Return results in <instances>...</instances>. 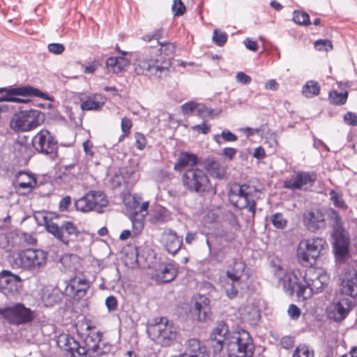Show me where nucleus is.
Instances as JSON below:
<instances>
[{
    "instance_id": "1",
    "label": "nucleus",
    "mask_w": 357,
    "mask_h": 357,
    "mask_svg": "<svg viewBox=\"0 0 357 357\" xmlns=\"http://www.w3.org/2000/svg\"><path fill=\"white\" fill-rule=\"evenodd\" d=\"M159 44V49L149 47L135 54L133 66L137 75L161 78L168 73L175 47L171 43Z\"/></svg>"
},
{
    "instance_id": "2",
    "label": "nucleus",
    "mask_w": 357,
    "mask_h": 357,
    "mask_svg": "<svg viewBox=\"0 0 357 357\" xmlns=\"http://www.w3.org/2000/svg\"><path fill=\"white\" fill-rule=\"evenodd\" d=\"M102 333L95 329L90 330L75 340L68 335L59 337L58 344L72 357H93L108 353L112 346L102 342Z\"/></svg>"
},
{
    "instance_id": "3",
    "label": "nucleus",
    "mask_w": 357,
    "mask_h": 357,
    "mask_svg": "<svg viewBox=\"0 0 357 357\" xmlns=\"http://www.w3.org/2000/svg\"><path fill=\"white\" fill-rule=\"evenodd\" d=\"M48 255V252L42 249L27 248L17 254L14 265L33 275H37L45 268Z\"/></svg>"
},
{
    "instance_id": "4",
    "label": "nucleus",
    "mask_w": 357,
    "mask_h": 357,
    "mask_svg": "<svg viewBox=\"0 0 357 357\" xmlns=\"http://www.w3.org/2000/svg\"><path fill=\"white\" fill-rule=\"evenodd\" d=\"M181 181L183 187L190 192L199 195L215 193L206 172L197 167H190L184 172Z\"/></svg>"
},
{
    "instance_id": "5",
    "label": "nucleus",
    "mask_w": 357,
    "mask_h": 357,
    "mask_svg": "<svg viewBox=\"0 0 357 357\" xmlns=\"http://www.w3.org/2000/svg\"><path fill=\"white\" fill-rule=\"evenodd\" d=\"M147 332L151 338L162 346H169L176 340V328L166 317L155 319V323L148 327Z\"/></svg>"
},
{
    "instance_id": "6",
    "label": "nucleus",
    "mask_w": 357,
    "mask_h": 357,
    "mask_svg": "<svg viewBox=\"0 0 357 357\" xmlns=\"http://www.w3.org/2000/svg\"><path fill=\"white\" fill-rule=\"evenodd\" d=\"M22 97H39L44 100H50V96L31 86L0 88V102L8 101L15 102H28L29 99Z\"/></svg>"
},
{
    "instance_id": "7",
    "label": "nucleus",
    "mask_w": 357,
    "mask_h": 357,
    "mask_svg": "<svg viewBox=\"0 0 357 357\" xmlns=\"http://www.w3.org/2000/svg\"><path fill=\"white\" fill-rule=\"evenodd\" d=\"M45 120V114L38 109L22 110L16 113L10 121V127L15 131H29Z\"/></svg>"
},
{
    "instance_id": "8",
    "label": "nucleus",
    "mask_w": 357,
    "mask_h": 357,
    "mask_svg": "<svg viewBox=\"0 0 357 357\" xmlns=\"http://www.w3.org/2000/svg\"><path fill=\"white\" fill-rule=\"evenodd\" d=\"M229 199L235 208H248L252 218L255 217L257 204L248 185H234L229 192Z\"/></svg>"
},
{
    "instance_id": "9",
    "label": "nucleus",
    "mask_w": 357,
    "mask_h": 357,
    "mask_svg": "<svg viewBox=\"0 0 357 357\" xmlns=\"http://www.w3.org/2000/svg\"><path fill=\"white\" fill-rule=\"evenodd\" d=\"M32 144L38 153L48 156L51 160L58 156V141L48 130H40L33 137Z\"/></svg>"
},
{
    "instance_id": "10",
    "label": "nucleus",
    "mask_w": 357,
    "mask_h": 357,
    "mask_svg": "<svg viewBox=\"0 0 357 357\" xmlns=\"http://www.w3.org/2000/svg\"><path fill=\"white\" fill-rule=\"evenodd\" d=\"M48 233L52 235L59 242L65 245L76 241L81 232L71 221H63L60 225L54 222L48 227Z\"/></svg>"
},
{
    "instance_id": "11",
    "label": "nucleus",
    "mask_w": 357,
    "mask_h": 357,
    "mask_svg": "<svg viewBox=\"0 0 357 357\" xmlns=\"http://www.w3.org/2000/svg\"><path fill=\"white\" fill-rule=\"evenodd\" d=\"M107 196L103 192L91 190L76 200L75 206L77 210L82 212L95 211L102 213V208L107 206Z\"/></svg>"
},
{
    "instance_id": "12",
    "label": "nucleus",
    "mask_w": 357,
    "mask_h": 357,
    "mask_svg": "<svg viewBox=\"0 0 357 357\" xmlns=\"http://www.w3.org/2000/svg\"><path fill=\"white\" fill-rule=\"evenodd\" d=\"M228 344V357H253L255 347L248 332L243 331Z\"/></svg>"
},
{
    "instance_id": "13",
    "label": "nucleus",
    "mask_w": 357,
    "mask_h": 357,
    "mask_svg": "<svg viewBox=\"0 0 357 357\" xmlns=\"http://www.w3.org/2000/svg\"><path fill=\"white\" fill-rule=\"evenodd\" d=\"M0 314L10 324L22 325L32 321L33 312L22 303H17L0 310Z\"/></svg>"
},
{
    "instance_id": "14",
    "label": "nucleus",
    "mask_w": 357,
    "mask_h": 357,
    "mask_svg": "<svg viewBox=\"0 0 357 357\" xmlns=\"http://www.w3.org/2000/svg\"><path fill=\"white\" fill-rule=\"evenodd\" d=\"M310 270L305 272L303 277V286L300 287L298 291V297L303 299L310 298L313 293L317 294L324 289L328 284V278L326 275H316L314 277H311Z\"/></svg>"
},
{
    "instance_id": "15",
    "label": "nucleus",
    "mask_w": 357,
    "mask_h": 357,
    "mask_svg": "<svg viewBox=\"0 0 357 357\" xmlns=\"http://www.w3.org/2000/svg\"><path fill=\"white\" fill-rule=\"evenodd\" d=\"M326 211L314 208L305 211L303 214V222L310 232L324 229L327 225Z\"/></svg>"
},
{
    "instance_id": "16",
    "label": "nucleus",
    "mask_w": 357,
    "mask_h": 357,
    "mask_svg": "<svg viewBox=\"0 0 357 357\" xmlns=\"http://www.w3.org/2000/svg\"><path fill=\"white\" fill-rule=\"evenodd\" d=\"M336 295L355 301L357 296V270L356 268L349 267L345 271L340 290Z\"/></svg>"
},
{
    "instance_id": "17",
    "label": "nucleus",
    "mask_w": 357,
    "mask_h": 357,
    "mask_svg": "<svg viewBox=\"0 0 357 357\" xmlns=\"http://www.w3.org/2000/svg\"><path fill=\"white\" fill-rule=\"evenodd\" d=\"M22 280L17 275L8 270L0 272V292L7 297L13 296L17 292Z\"/></svg>"
},
{
    "instance_id": "18",
    "label": "nucleus",
    "mask_w": 357,
    "mask_h": 357,
    "mask_svg": "<svg viewBox=\"0 0 357 357\" xmlns=\"http://www.w3.org/2000/svg\"><path fill=\"white\" fill-rule=\"evenodd\" d=\"M13 185L20 194L27 195L36 187L37 180L33 174L21 170L15 174Z\"/></svg>"
},
{
    "instance_id": "19",
    "label": "nucleus",
    "mask_w": 357,
    "mask_h": 357,
    "mask_svg": "<svg viewBox=\"0 0 357 357\" xmlns=\"http://www.w3.org/2000/svg\"><path fill=\"white\" fill-rule=\"evenodd\" d=\"M332 237L334 240L333 249L337 257H344L349 253V238L343 226L333 229Z\"/></svg>"
},
{
    "instance_id": "20",
    "label": "nucleus",
    "mask_w": 357,
    "mask_h": 357,
    "mask_svg": "<svg viewBox=\"0 0 357 357\" xmlns=\"http://www.w3.org/2000/svg\"><path fill=\"white\" fill-rule=\"evenodd\" d=\"M161 241L166 250L172 255H175L183 245V236H178L171 229H165L162 232Z\"/></svg>"
},
{
    "instance_id": "21",
    "label": "nucleus",
    "mask_w": 357,
    "mask_h": 357,
    "mask_svg": "<svg viewBox=\"0 0 357 357\" xmlns=\"http://www.w3.org/2000/svg\"><path fill=\"white\" fill-rule=\"evenodd\" d=\"M316 181V176L306 172H299L294 177L284 181V187L290 190H301L305 186L312 185Z\"/></svg>"
},
{
    "instance_id": "22",
    "label": "nucleus",
    "mask_w": 357,
    "mask_h": 357,
    "mask_svg": "<svg viewBox=\"0 0 357 357\" xmlns=\"http://www.w3.org/2000/svg\"><path fill=\"white\" fill-rule=\"evenodd\" d=\"M90 286L91 282L85 276L77 275L70 280L66 291L73 296L81 298L86 295Z\"/></svg>"
},
{
    "instance_id": "23",
    "label": "nucleus",
    "mask_w": 357,
    "mask_h": 357,
    "mask_svg": "<svg viewBox=\"0 0 357 357\" xmlns=\"http://www.w3.org/2000/svg\"><path fill=\"white\" fill-rule=\"evenodd\" d=\"M355 303V301L347 297H342L336 295L335 301L333 302L332 313L333 318L335 321H341L344 319L349 310Z\"/></svg>"
},
{
    "instance_id": "24",
    "label": "nucleus",
    "mask_w": 357,
    "mask_h": 357,
    "mask_svg": "<svg viewBox=\"0 0 357 357\" xmlns=\"http://www.w3.org/2000/svg\"><path fill=\"white\" fill-rule=\"evenodd\" d=\"M139 202L136 200L135 197L125 204L126 208L130 211V219L132 225V231L135 236L138 235L144 228L143 215L137 212Z\"/></svg>"
},
{
    "instance_id": "25",
    "label": "nucleus",
    "mask_w": 357,
    "mask_h": 357,
    "mask_svg": "<svg viewBox=\"0 0 357 357\" xmlns=\"http://www.w3.org/2000/svg\"><path fill=\"white\" fill-rule=\"evenodd\" d=\"M210 312V300L204 295L195 297L194 307L191 309L192 316L204 321L209 318Z\"/></svg>"
},
{
    "instance_id": "26",
    "label": "nucleus",
    "mask_w": 357,
    "mask_h": 357,
    "mask_svg": "<svg viewBox=\"0 0 357 357\" xmlns=\"http://www.w3.org/2000/svg\"><path fill=\"white\" fill-rule=\"evenodd\" d=\"M303 280H301L298 278L296 272L285 273L282 278H280V284L282 286L284 292L289 296L293 295L295 291L298 296L300 287L303 286Z\"/></svg>"
},
{
    "instance_id": "27",
    "label": "nucleus",
    "mask_w": 357,
    "mask_h": 357,
    "mask_svg": "<svg viewBox=\"0 0 357 357\" xmlns=\"http://www.w3.org/2000/svg\"><path fill=\"white\" fill-rule=\"evenodd\" d=\"M303 241L305 243V249L308 250L311 254L310 258L314 259L315 262L321 251L328 247L326 241L324 238L314 237Z\"/></svg>"
},
{
    "instance_id": "28",
    "label": "nucleus",
    "mask_w": 357,
    "mask_h": 357,
    "mask_svg": "<svg viewBox=\"0 0 357 357\" xmlns=\"http://www.w3.org/2000/svg\"><path fill=\"white\" fill-rule=\"evenodd\" d=\"M246 264L239 259H234L232 265L227 270L226 277L227 280L237 282H242Z\"/></svg>"
},
{
    "instance_id": "29",
    "label": "nucleus",
    "mask_w": 357,
    "mask_h": 357,
    "mask_svg": "<svg viewBox=\"0 0 357 357\" xmlns=\"http://www.w3.org/2000/svg\"><path fill=\"white\" fill-rule=\"evenodd\" d=\"M198 157L196 154L189 152H181L178 158L177 162L174 164V169L176 171H182L187 166L195 167L198 163Z\"/></svg>"
},
{
    "instance_id": "30",
    "label": "nucleus",
    "mask_w": 357,
    "mask_h": 357,
    "mask_svg": "<svg viewBox=\"0 0 357 357\" xmlns=\"http://www.w3.org/2000/svg\"><path fill=\"white\" fill-rule=\"evenodd\" d=\"M203 165L211 176L218 178H222L225 176V169L216 160L207 158L204 161Z\"/></svg>"
},
{
    "instance_id": "31",
    "label": "nucleus",
    "mask_w": 357,
    "mask_h": 357,
    "mask_svg": "<svg viewBox=\"0 0 357 357\" xmlns=\"http://www.w3.org/2000/svg\"><path fill=\"white\" fill-rule=\"evenodd\" d=\"M178 270L172 264H167L161 268L160 272L156 275L157 280L163 283H168L175 279Z\"/></svg>"
},
{
    "instance_id": "32",
    "label": "nucleus",
    "mask_w": 357,
    "mask_h": 357,
    "mask_svg": "<svg viewBox=\"0 0 357 357\" xmlns=\"http://www.w3.org/2000/svg\"><path fill=\"white\" fill-rule=\"evenodd\" d=\"M59 217L55 213H47L46 211H37L34 213V218L36 223L40 226H44L48 232V227L54 225V219Z\"/></svg>"
},
{
    "instance_id": "33",
    "label": "nucleus",
    "mask_w": 357,
    "mask_h": 357,
    "mask_svg": "<svg viewBox=\"0 0 357 357\" xmlns=\"http://www.w3.org/2000/svg\"><path fill=\"white\" fill-rule=\"evenodd\" d=\"M311 254L308 250L305 249V243L301 241L297 248V257L299 262L304 266L311 267L315 264L314 259H311Z\"/></svg>"
},
{
    "instance_id": "34",
    "label": "nucleus",
    "mask_w": 357,
    "mask_h": 357,
    "mask_svg": "<svg viewBox=\"0 0 357 357\" xmlns=\"http://www.w3.org/2000/svg\"><path fill=\"white\" fill-rule=\"evenodd\" d=\"M97 97L96 95L89 96L86 100L82 102L81 109L84 111L101 109L104 102L98 101Z\"/></svg>"
},
{
    "instance_id": "35",
    "label": "nucleus",
    "mask_w": 357,
    "mask_h": 357,
    "mask_svg": "<svg viewBox=\"0 0 357 357\" xmlns=\"http://www.w3.org/2000/svg\"><path fill=\"white\" fill-rule=\"evenodd\" d=\"M320 91V86L319 83L314 80H310L306 82L303 86L302 93L306 98H312L319 95Z\"/></svg>"
},
{
    "instance_id": "36",
    "label": "nucleus",
    "mask_w": 357,
    "mask_h": 357,
    "mask_svg": "<svg viewBox=\"0 0 357 357\" xmlns=\"http://www.w3.org/2000/svg\"><path fill=\"white\" fill-rule=\"evenodd\" d=\"M242 284V282H234L229 280H226L223 285L225 294L229 299L236 298L238 293V288Z\"/></svg>"
},
{
    "instance_id": "37",
    "label": "nucleus",
    "mask_w": 357,
    "mask_h": 357,
    "mask_svg": "<svg viewBox=\"0 0 357 357\" xmlns=\"http://www.w3.org/2000/svg\"><path fill=\"white\" fill-rule=\"evenodd\" d=\"M62 300V294L57 289H53L51 292L45 293L43 301L46 306H53L59 303Z\"/></svg>"
},
{
    "instance_id": "38",
    "label": "nucleus",
    "mask_w": 357,
    "mask_h": 357,
    "mask_svg": "<svg viewBox=\"0 0 357 357\" xmlns=\"http://www.w3.org/2000/svg\"><path fill=\"white\" fill-rule=\"evenodd\" d=\"M348 98V92L344 90V91L338 92L337 91H332L329 92L328 99L332 104L336 105H342L346 103Z\"/></svg>"
},
{
    "instance_id": "39",
    "label": "nucleus",
    "mask_w": 357,
    "mask_h": 357,
    "mask_svg": "<svg viewBox=\"0 0 357 357\" xmlns=\"http://www.w3.org/2000/svg\"><path fill=\"white\" fill-rule=\"evenodd\" d=\"M229 332V329L227 326L224 322H220L218 324L216 328L213 329L212 331L210 339L211 340H221L225 341V338L227 333Z\"/></svg>"
},
{
    "instance_id": "40",
    "label": "nucleus",
    "mask_w": 357,
    "mask_h": 357,
    "mask_svg": "<svg viewBox=\"0 0 357 357\" xmlns=\"http://www.w3.org/2000/svg\"><path fill=\"white\" fill-rule=\"evenodd\" d=\"M293 21L299 25L308 26L311 24L309 15L301 10H294L293 12Z\"/></svg>"
},
{
    "instance_id": "41",
    "label": "nucleus",
    "mask_w": 357,
    "mask_h": 357,
    "mask_svg": "<svg viewBox=\"0 0 357 357\" xmlns=\"http://www.w3.org/2000/svg\"><path fill=\"white\" fill-rule=\"evenodd\" d=\"M292 357H314V351H310L305 344H301L294 349Z\"/></svg>"
},
{
    "instance_id": "42",
    "label": "nucleus",
    "mask_w": 357,
    "mask_h": 357,
    "mask_svg": "<svg viewBox=\"0 0 357 357\" xmlns=\"http://www.w3.org/2000/svg\"><path fill=\"white\" fill-rule=\"evenodd\" d=\"M227 34L226 32L215 29L213 31L212 40L218 47H222L227 41Z\"/></svg>"
},
{
    "instance_id": "43",
    "label": "nucleus",
    "mask_w": 357,
    "mask_h": 357,
    "mask_svg": "<svg viewBox=\"0 0 357 357\" xmlns=\"http://www.w3.org/2000/svg\"><path fill=\"white\" fill-rule=\"evenodd\" d=\"M273 225L278 229H283L287 225V220L284 218L282 213H275L271 218Z\"/></svg>"
},
{
    "instance_id": "44",
    "label": "nucleus",
    "mask_w": 357,
    "mask_h": 357,
    "mask_svg": "<svg viewBox=\"0 0 357 357\" xmlns=\"http://www.w3.org/2000/svg\"><path fill=\"white\" fill-rule=\"evenodd\" d=\"M328 218L330 219L332 222L333 229L339 227L342 225V220L340 217V213L333 208H330L328 210Z\"/></svg>"
},
{
    "instance_id": "45",
    "label": "nucleus",
    "mask_w": 357,
    "mask_h": 357,
    "mask_svg": "<svg viewBox=\"0 0 357 357\" xmlns=\"http://www.w3.org/2000/svg\"><path fill=\"white\" fill-rule=\"evenodd\" d=\"M314 47L318 51L328 52L333 49V44L328 40H318L314 42Z\"/></svg>"
},
{
    "instance_id": "46",
    "label": "nucleus",
    "mask_w": 357,
    "mask_h": 357,
    "mask_svg": "<svg viewBox=\"0 0 357 357\" xmlns=\"http://www.w3.org/2000/svg\"><path fill=\"white\" fill-rule=\"evenodd\" d=\"M331 199L335 207L342 208L344 206V202L342 198V195L336 192L335 190H331L329 192Z\"/></svg>"
},
{
    "instance_id": "47",
    "label": "nucleus",
    "mask_w": 357,
    "mask_h": 357,
    "mask_svg": "<svg viewBox=\"0 0 357 357\" xmlns=\"http://www.w3.org/2000/svg\"><path fill=\"white\" fill-rule=\"evenodd\" d=\"M198 107V103L195 101H189L181 105V109L183 115H190Z\"/></svg>"
},
{
    "instance_id": "48",
    "label": "nucleus",
    "mask_w": 357,
    "mask_h": 357,
    "mask_svg": "<svg viewBox=\"0 0 357 357\" xmlns=\"http://www.w3.org/2000/svg\"><path fill=\"white\" fill-rule=\"evenodd\" d=\"M172 9L175 16H181L185 11V6L181 0H174Z\"/></svg>"
},
{
    "instance_id": "49",
    "label": "nucleus",
    "mask_w": 357,
    "mask_h": 357,
    "mask_svg": "<svg viewBox=\"0 0 357 357\" xmlns=\"http://www.w3.org/2000/svg\"><path fill=\"white\" fill-rule=\"evenodd\" d=\"M132 126V121L129 118L123 117L121 119V128L122 132H123V135L121 136V137H123L130 133V130Z\"/></svg>"
},
{
    "instance_id": "50",
    "label": "nucleus",
    "mask_w": 357,
    "mask_h": 357,
    "mask_svg": "<svg viewBox=\"0 0 357 357\" xmlns=\"http://www.w3.org/2000/svg\"><path fill=\"white\" fill-rule=\"evenodd\" d=\"M135 146L139 150H143L146 145V139L144 135L140 132L135 134Z\"/></svg>"
},
{
    "instance_id": "51",
    "label": "nucleus",
    "mask_w": 357,
    "mask_h": 357,
    "mask_svg": "<svg viewBox=\"0 0 357 357\" xmlns=\"http://www.w3.org/2000/svg\"><path fill=\"white\" fill-rule=\"evenodd\" d=\"M210 254L211 257L218 262H222L226 257V252L223 248L214 250Z\"/></svg>"
},
{
    "instance_id": "52",
    "label": "nucleus",
    "mask_w": 357,
    "mask_h": 357,
    "mask_svg": "<svg viewBox=\"0 0 357 357\" xmlns=\"http://www.w3.org/2000/svg\"><path fill=\"white\" fill-rule=\"evenodd\" d=\"M211 348L213 350V353L214 355L219 354L222 349H223V343L224 340H221L220 339L217 340H211Z\"/></svg>"
},
{
    "instance_id": "53",
    "label": "nucleus",
    "mask_w": 357,
    "mask_h": 357,
    "mask_svg": "<svg viewBox=\"0 0 357 357\" xmlns=\"http://www.w3.org/2000/svg\"><path fill=\"white\" fill-rule=\"evenodd\" d=\"M288 314L291 319L296 320L301 315V310L298 306L294 304H291L289 306Z\"/></svg>"
},
{
    "instance_id": "54",
    "label": "nucleus",
    "mask_w": 357,
    "mask_h": 357,
    "mask_svg": "<svg viewBox=\"0 0 357 357\" xmlns=\"http://www.w3.org/2000/svg\"><path fill=\"white\" fill-rule=\"evenodd\" d=\"M105 305L109 312L116 310L118 307L116 298L114 296H108L105 300Z\"/></svg>"
},
{
    "instance_id": "55",
    "label": "nucleus",
    "mask_w": 357,
    "mask_h": 357,
    "mask_svg": "<svg viewBox=\"0 0 357 357\" xmlns=\"http://www.w3.org/2000/svg\"><path fill=\"white\" fill-rule=\"evenodd\" d=\"M344 121L348 125L357 126V115L351 112H348L344 114Z\"/></svg>"
},
{
    "instance_id": "56",
    "label": "nucleus",
    "mask_w": 357,
    "mask_h": 357,
    "mask_svg": "<svg viewBox=\"0 0 357 357\" xmlns=\"http://www.w3.org/2000/svg\"><path fill=\"white\" fill-rule=\"evenodd\" d=\"M236 79L238 82L243 85L249 84L252 81L251 77H250L243 72L237 73L236 75Z\"/></svg>"
},
{
    "instance_id": "57",
    "label": "nucleus",
    "mask_w": 357,
    "mask_h": 357,
    "mask_svg": "<svg viewBox=\"0 0 357 357\" xmlns=\"http://www.w3.org/2000/svg\"><path fill=\"white\" fill-rule=\"evenodd\" d=\"M220 135L225 142H236L238 139V137L227 129L223 130Z\"/></svg>"
},
{
    "instance_id": "58",
    "label": "nucleus",
    "mask_w": 357,
    "mask_h": 357,
    "mask_svg": "<svg viewBox=\"0 0 357 357\" xmlns=\"http://www.w3.org/2000/svg\"><path fill=\"white\" fill-rule=\"evenodd\" d=\"M196 115L202 117L205 114L207 116H211L213 114V110L212 109L207 108L204 105L198 103V107L196 109Z\"/></svg>"
},
{
    "instance_id": "59",
    "label": "nucleus",
    "mask_w": 357,
    "mask_h": 357,
    "mask_svg": "<svg viewBox=\"0 0 357 357\" xmlns=\"http://www.w3.org/2000/svg\"><path fill=\"white\" fill-rule=\"evenodd\" d=\"M116 59H117V64L118 68H116V72L120 73L121 72L126 66H128L130 64V61L123 56H116Z\"/></svg>"
},
{
    "instance_id": "60",
    "label": "nucleus",
    "mask_w": 357,
    "mask_h": 357,
    "mask_svg": "<svg viewBox=\"0 0 357 357\" xmlns=\"http://www.w3.org/2000/svg\"><path fill=\"white\" fill-rule=\"evenodd\" d=\"M65 50L64 46L60 43H51L48 45V50L56 54H61Z\"/></svg>"
},
{
    "instance_id": "61",
    "label": "nucleus",
    "mask_w": 357,
    "mask_h": 357,
    "mask_svg": "<svg viewBox=\"0 0 357 357\" xmlns=\"http://www.w3.org/2000/svg\"><path fill=\"white\" fill-rule=\"evenodd\" d=\"M228 224L235 229L240 228L239 222L237 216L234 213H229L227 216Z\"/></svg>"
},
{
    "instance_id": "62",
    "label": "nucleus",
    "mask_w": 357,
    "mask_h": 357,
    "mask_svg": "<svg viewBox=\"0 0 357 357\" xmlns=\"http://www.w3.org/2000/svg\"><path fill=\"white\" fill-rule=\"evenodd\" d=\"M117 59H116V56H111L109 57L106 61V66L109 71H112L114 73H118L116 72V68H118L117 64Z\"/></svg>"
},
{
    "instance_id": "63",
    "label": "nucleus",
    "mask_w": 357,
    "mask_h": 357,
    "mask_svg": "<svg viewBox=\"0 0 357 357\" xmlns=\"http://www.w3.org/2000/svg\"><path fill=\"white\" fill-rule=\"evenodd\" d=\"M210 126L206 124L205 121H203L201 124L195 125L192 127V130L194 131H198L203 134H207L210 131Z\"/></svg>"
},
{
    "instance_id": "64",
    "label": "nucleus",
    "mask_w": 357,
    "mask_h": 357,
    "mask_svg": "<svg viewBox=\"0 0 357 357\" xmlns=\"http://www.w3.org/2000/svg\"><path fill=\"white\" fill-rule=\"evenodd\" d=\"M71 204V198L70 196H66L59 202V209L61 211H67Z\"/></svg>"
}]
</instances>
